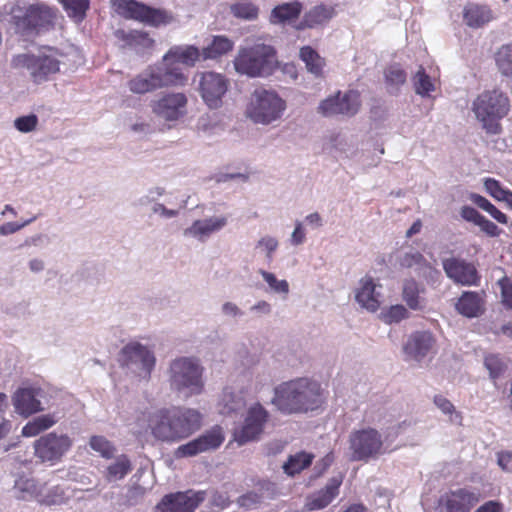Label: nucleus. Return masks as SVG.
I'll return each instance as SVG.
<instances>
[{
	"instance_id": "nucleus-1",
	"label": "nucleus",
	"mask_w": 512,
	"mask_h": 512,
	"mask_svg": "<svg viewBox=\"0 0 512 512\" xmlns=\"http://www.w3.org/2000/svg\"><path fill=\"white\" fill-rule=\"evenodd\" d=\"M324 402L321 384L309 378H297L275 388L272 403L284 414L307 413Z\"/></svg>"
},
{
	"instance_id": "nucleus-2",
	"label": "nucleus",
	"mask_w": 512,
	"mask_h": 512,
	"mask_svg": "<svg viewBox=\"0 0 512 512\" xmlns=\"http://www.w3.org/2000/svg\"><path fill=\"white\" fill-rule=\"evenodd\" d=\"M148 425L155 439L162 442H177L200 428L201 414L191 408H164L150 414Z\"/></svg>"
},
{
	"instance_id": "nucleus-3",
	"label": "nucleus",
	"mask_w": 512,
	"mask_h": 512,
	"mask_svg": "<svg viewBox=\"0 0 512 512\" xmlns=\"http://www.w3.org/2000/svg\"><path fill=\"white\" fill-rule=\"evenodd\" d=\"M187 80L180 67H167L159 63L130 79L127 85L134 94H146L162 88L184 86Z\"/></svg>"
},
{
	"instance_id": "nucleus-4",
	"label": "nucleus",
	"mask_w": 512,
	"mask_h": 512,
	"mask_svg": "<svg viewBox=\"0 0 512 512\" xmlns=\"http://www.w3.org/2000/svg\"><path fill=\"white\" fill-rule=\"evenodd\" d=\"M235 70L249 77H264L271 75L278 62L276 50L271 45L255 44L241 48L234 61Z\"/></svg>"
},
{
	"instance_id": "nucleus-5",
	"label": "nucleus",
	"mask_w": 512,
	"mask_h": 512,
	"mask_svg": "<svg viewBox=\"0 0 512 512\" xmlns=\"http://www.w3.org/2000/svg\"><path fill=\"white\" fill-rule=\"evenodd\" d=\"M472 109L487 133L499 134L500 120L509 113L510 101L499 90L484 91L474 100Z\"/></svg>"
},
{
	"instance_id": "nucleus-6",
	"label": "nucleus",
	"mask_w": 512,
	"mask_h": 512,
	"mask_svg": "<svg viewBox=\"0 0 512 512\" xmlns=\"http://www.w3.org/2000/svg\"><path fill=\"white\" fill-rule=\"evenodd\" d=\"M169 382L184 397L199 395L204 390L203 367L195 358H177L170 365Z\"/></svg>"
},
{
	"instance_id": "nucleus-7",
	"label": "nucleus",
	"mask_w": 512,
	"mask_h": 512,
	"mask_svg": "<svg viewBox=\"0 0 512 512\" xmlns=\"http://www.w3.org/2000/svg\"><path fill=\"white\" fill-rule=\"evenodd\" d=\"M116 13L152 27H160L175 21L173 13L161 8H153L136 0H117L114 3Z\"/></svg>"
},
{
	"instance_id": "nucleus-8",
	"label": "nucleus",
	"mask_w": 512,
	"mask_h": 512,
	"mask_svg": "<svg viewBox=\"0 0 512 512\" xmlns=\"http://www.w3.org/2000/svg\"><path fill=\"white\" fill-rule=\"evenodd\" d=\"M285 108V101L276 92L260 88L254 91L247 113L255 123L270 124L281 117Z\"/></svg>"
},
{
	"instance_id": "nucleus-9",
	"label": "nucleus",
	"mask_w": 512,
	"mask_h": 512,
	"mask_svg": "<svg viewBox=\"0 0 512 512\" xmlns=\"http://www.w3.org/2000/svg\"><path fill=\"white\" fill-rule=\"evenodd\" d=\"M352 461L368 462L385 453L381 433L372 427L354 430L349 435Z\"/></svg>"
},
{
	"instance_id": "nucleus-10",
	"label": "nucleus",
	"mask_w": 512,
	"mask_h": 512,
	"mask_svg": "<svg viewBox=\"0 0 512 512\" xmlns=\"http://www.w3.org/2000/svg\"><path fill=\"white\" fill-rule=\"evenodd\" d=\"M58 9L46 3L38 2L25 8L23 15L13 17L16 28L22 33L49 30L57 19Z\"/></svg>"
},
{
	"instance_id": "nucleus-11",
	"label": "nucleus",
	"mask_w": 512,
	"mask_h": 512,
	"mask_svg": "<svg viewBox=\"0 0 512 512\" xmlns=\"http://www.w3.org/2000/svg\"><path fill=\"white\" fill-rule=\"evenodd\" d=\"M11 65L14 68H26L31 79L36 84L50 80L51 76L60 71V61L51 54H19L13 57Z\"/></svg>"
},
{
	"instance_id": "nucleus-12",
	"label": "nucleus",
	"mask_w": 512,
	"mask_h": 512,
	"mask_svg": "<svg viewBox=\"0 0 512 512\" xmlns=\"http://www.w3.org/2000/svg\"><path fill=\"white\" fill-rule=\"evenodd\" d=\"M361 105V94L358 90L337 91L320 102L318 112L325 117L336 115L352 117L359 112Z\"/></svg>"
},
{
	"instance_id": "nucleus-13",
	"label": "nucleus",
	"mask_w": 512,
	"mask_h": 512,
	"mask_svg": "<svg viewBox=\"0 0 512 512\" xmlns=\"http://www.w3.org/2000/svg\"><path fill=\"white\" fill-rule=\"evenodd\" d=\"M229 79L221 73L205 71L199 74L198 91L210 109H218L229 89Z\"/></svg>"
},
{
	"instance_id": "nucleus-14",
	"label": "nucleus",
	"mask_w": 512,
	"mask_h": 512,
	"mask_svg": "<svg viewBox=\"0 0 512 512\" xmlns=\"http://www.w3.org/2000/svg\"><path fill=\"white\" fill-rule=\"evenodd\" d=\"M269 417V412L260 403L252 405L246 412L243 424L235 430L234 440L239 445L258 440Z\"/></svg>"
},
{
	"instance_id": "nucleus-15",
	"label": "nucleus",
	"mask_w": 512,
	"mask_h": 512,
	"mask_svg": "<svg viewBox=\"0 0 512 512\" xmlns=\"http://www.w3.org/2000/svg\"><path fill=\"white\" fill-rule=\"evenodd\" d=\"M206 496L205 491L192 489L169 493L156 505L155 512H195Z\"/></svg>"
},
{
	"instance_id": "nucleus-16",
	"label": "nucleus",
	"mask_w": 512,
	"mask_h": 512,
	"mask_svg": "<svg viewBox=\"0 0 512 512\" xmlns=\"http://www.w3.org/2000/svg\"><path fill=\"white\" fill-rule=\"evenodd\" d=\"M71 447L72 440L68 435L54 432L41 436L34 442L35 456L42 462L51 464L59 462Z\"/></svg>"
},
{
	"instance_id": "nucleus-17",
	"label": "nucleus",
	"mask_w": 512,
	"mask_h": 512,
	"mask_svg": "<svg viewBox=\"0 0 512 512\" xmlns=\"http://www.w3.org/2000/svg\"><path fill=\"white\" fill-rule=\"evenodd\" d=\"M479 502V493L468 488H457L439 497L436 512H471Z\"/></svg>"
},
{
	"instance_id": "nucleus-18",
	"label": "nucleus",
	"mask_w": 512,
	"mask_h": 512,
	"mask_svg": "<svg viewBox=\"0 0 512 512\" xmlns=\"http://www.w3.org/2000/svg\"><path fill=\"white\" fill-rule=\"evenodd\" d=\"M120 363L122 366L136 365L139 375L145 378L150 374L155 366V357L147 347L138 342H131L124 346L120 352Z\"/></svg>"
},
{
	"instance_id": "nucleus-19",
	"label": "nucleus",
	"mask_w": 512,
	"mask_h": 512,
	"mask_svg": "<svg viewBox=\"0 0 512 512\" xmlns=\"http://www.w3.org/2000/svg\"><path fill=\"white\" fill-rule=\"evenodd\" d=\"M224 439L222 428L215 426L198 438L180 445L175 451V456L177 458L192 457L202 452L215 450L222 445Z\"/></svg>"
},
{
	"instance_id": "nucleus-20",
	"label": "nucleus",
	"mask_w": 512,
	"mask_h": 512,
	"mask_svg": "<svg viewBox=\"0 0 512 512\" xmlns=\"http://www.w3.org/2000/svg\"><path fill=\"white\" fill-rule=\"evenodd\" d=\"M188 99L184 93H165L151 102L152 112L167 121L178 120L185 114Z\"/></svg>"
},
{
	"instance_id": "nucleus-21",
	"label": "nucleus",
	"mask_w": 512,
	"mask_h": 512,
	"mask_svg": "<svg viewBox=\"0 0 512 512\" xmlns=\"http://www.w3.org/2000/svg\"><path fill=\"white\" fill-rule=\"evenodd\" d=\"M443 269L450 279L461 285H477L480 280L476 267L472 263L459 258L445 259Z\"/></svg>"
},
{
	"instance_id": "nucleus-22",
	"label": "nucleus",
	"mask_w": 512,
	"mask_h": 512,
	"mask_svg": "<svg viewBox=\"0 0 512 512\" xmlns=\"http://www.w3.org/2000/svg\"><path fill=\"white\" fill-rule=\"evenodd\" d=\"M40 389L35 387L18 388L12 396L15 412L27 418L43 410L38 399Z\"/></svg>"
},
{
	"instance_id": "nucleus-23",
	"label": "nucleus",
	"mask_w": 512,
	"mask_h": 512,
	"mask_svg": "<svg viewBox=\"0 0 512 512\" xmlns=\"http://www.w3.org/2000/svg\"><path fill=\"white\" fill-rule=\"evenodd\" d=\"M200 58H202V52L196 46H173L163 56L160 64L167 67H179L177 64L181 63L192 67Z\"/></svg>"
},
{
	"instance_id": "nucleus-24",
	"label": "nucleus",
	"mask_w": 512,
	"mask_h": 512,
	"mask_svg": "<svg viewBox=\"0 0 512 512\" xmlns=\"http://www.w3.org/2000/svg\"><path fill=\"white\" fill-rule=\"evenodd\" d=\"M341 484V477H333L323 489L307 497L304 509L316 511L326 508L338 496Z\"/></svg>"
},
{
	"instance_id": "nucleus-25",
	"label": "nucleus",
	"mask_w": 512,
	"mask_h": 512,
	"mask_svg": "<svg viewBox=\"0 0 512 512\" xmlns=\"http://www.w3.org/2000/svg\"><path fill=\"white\" fill-rule=\"evenodd\" d=\"M455 309L459 314L467 318L481 316L485 311L484 293L476 291L463 292L455 304Z\"/></svg>"
},
{
	"instance_id": "nucleus-26",
	"label": "nucleus",
	"mask_w": 512,
	"mask_h": 512,
	"mask_svg": "<svg viewBox=\"0 0 512 512\" xmlns=\"http://www.w3.org/2000/svg\"><path fill=\"white\" fill-rule=\"evenodd\" d=\"M335 13L333 6L325 4L316 5L304 14L302 20L295 26V29L304 30L321 26L331 20Z\"/></svg>"
},
{
	"instance_id": "nucleus-27",
	"label": "nucleus",
	"mask_w": 512,
	"mask_h": 512,
	"mask_svg": "<svg viewBox=\"0 0 512 512\" xmlns=\"http://www.w3.org/2000/svg\"><path fill=\"white\" fill-rule=\"evenodd\" d=\"M434 344V338L429 332H415L407 340L404 352L409 357L420 360L425 357Z\"/></svg>"
},
{
	"instance_id": "nucleus-28",
	"label": "nucleus",
	"mask_w": 512,
	"mask_h": 512,
	"mask_svg": "<svg viewBox=\"0 0 512 512\" xmlns=\"http://www.w3.org/2000/svg\"><path fill=\"white\" fill-rule=\"evenodd\" d=\"M302 10L303 4L299 1L282 3L272 9L269 21L274 25L290 24L299 18Z\"/></svg>"
},
{
	"instance_id": "nucleus-29",
	"label": "nucleus",
	"mask_w": 512,
	"mask_h": 512,
	"mask_svg": "<svg viewBox=\"0 0 512 512\" xmlns=\"http://www.w3.org/2000/svg\"><path fill=\"white\" fill-rule=\"evenodd\" d=\"M375 288L376 284L373 279L371 277H365L361 280V286L355 295L356 301L361 307L371 312L377 311L381 304L380 293H377Z\"/></svg>"
},
{
	"instance_id": "nucleus-30",
	"label": "nucleus",
	"mask_w": 512,
	"mask_h": 512,
	"mask_svg": "<svg viewBox=\"0 0 512 512\" xmlns=\"http://www.w3.org/2000/svg\"><path fill=\"white\" fill-rule=\"evenodd\" d=\"M115 36L124 43V46L133 48L137 51L151 49L155 43L149 33L141 30H117L115 32Z\"/></svg>"
},
{
	"instance_id": "nucleus-31",
	"label": "nucleus",
	"mask_w": 512,
	"mask_h": 512,
	"mask_svg": "<svg viewBox=\"0 0 512 512\" xmlns=\"http://www.w3.org/2000/svg\"><path fill=\"white\" fill-rule=\"evenodd\" d=\"M234 48V42L224 35L212 37L211 42L202 49L203 60H215L228 54Z\"/></svg>"
},
{
	"instance_id": "nucleus-32",
	"label": "nucleus",
	"mask_w": 512,
	"mask_h": 512,
	"mask_svg": "<svg viewBox=\"0 0 512 512\" xmlns=\"http://www.w3.org/2000/svg\"><path fill=\"white\" fill-rule=\"evenodd\" d=\"M131 471L132 463L128 456L123 454L106 467L103 476L107 482L112 483L124 479Z\"/></svg>"
},
{
	"instance_id": "nucleus-33",
	"label": "nucleus",
	"mask_w": 512,
	"mask_h": 512,
	"mask_svg": "<svg viewBox=\"0 0 512 512\" xmlns=\"http://www.w3.org/2000/svg\"><path fill=\"white\" fill-rule=\"evenodd\" d=\"M300 59L305 63L306 69L315 77L323 76V69L326 65L325 59L311 46H303L299 52Z\"/></svg>"
},
{
	"instance_id": "nucleus-34",
	"label": "nucleus",
	"mask_w": 512,
	"mask_h": 512,
	"mask_svg": "<svg viewBox=\"0 0 512 512\" xmlns=\"http://www.w3.org/2000/svg\"><path fill=\"white\" fill-rule=\"evenodd\" d=\"M492 18V12L487 6L469 5L464 10V20L470 27H481Z\"/></svg>"
},
{
	"instance_id": "nucleus-35",
	"label": "nucleus",
	"mask_w": 512,
	"mask_h": 512,
	"mask_svg": "<svg viewBox=\"0 0 512 512\" xmlns=\"http://www.w3.org/2000/svg\"><path fill=\"white\" fill-rule=\"evenodd\" d=\"M15 489L19 492L17 497L21 500H36L40 498L43 492V487L39 485L34 479L19 477L15 482Z\"/></svg>"
},
{
	"instance_id": "nucleus-36",
	"label": "nucleus",
	"mask_w": 512,
	"mask_h": 512,
	"mask_svg": "<svg viewBox=\"0 0 512 512\" xmlns=\"http://www.w3.org/2000/svg\"><path fill=\"white\" fill-rule=\"evenodd\" d=\"M226 223L227 219L225 217H212L205 220H197L186 230V233H190L194 236L209 235L220 230Z\"/></svg>"
},
{
	"instance_id": "nucleus-37",
	"label": "nucleus",
	"mask_w": 512,
	"mask_h": 512,
	"mask_svg": "<svg viewBox=\"0 0 512 512\" xmlns=\"http://www.w3.org/2000/svg\"><path fill=\"white\" fill-rule=\"evenodd\" d=\"M314 459V455L305 451H300L294 455H290L283 465L284 472L289 476L299 474L308 468Z\"/></svg>"
},
{
	"instance_id": "nucleus-38",
	"label": "nucleus",
	"mask_w": 512,
	"mask_h": 512,
	"mask_svg": "<svg viewBox=\"0 0 512 512\" xmlns=\"http://www.w3.org/2000/svg\"><path fill=\"white\" fill-rule=\"evenodd\" d=\"M424 292L414 279L406 280L403 284L402 298L407 306L412 310H420L423 308L421 293Z\"/></svg>"
},
{
	"instance_id": "nucleus-39",
	"label": "nucleus",
	"mask_w": 512,
	"mask_h": 512,
	"mask_svg": "<svg viewBox=\"0 0 512 512\" xmlns=\"http://www.w3.org/2000/svg\"><path fill=\"white\" fill-rule=\"evenodd\" d=\"M486 192L497 201L504 202L509 209H512V192L502 187L501 183L494 178L484 180Z\"/></svg>"
},
{
	"instance_id": "nucleus-40",
	"label": "nucleus",
	"mask_w": 512,
	"mask_h": 512,
	"mask_svg": "<svg viewBox=\"0 0 512 512\" xmlns=\"http://www.w3.org/2000/svg\"><path fill=\"white\" fill-rule=\"evenodd\" d=\"M68 16L76 22H81L86 17V12L90 7V0H59Z\"/></svg>"
},
{
	"instance_id": "nucleus-41",
	"label": "nucleus",
	"mask_w": 512,
	"mask_h": 512,
	"mask_svg": "<svg viewBox=\"0 0 512 512\" xmlns=\"http://www.w3.org/2000/svg\"><path fill=\"white\" fill-rule=\"evenodd\" d=\"M234 17L243 20H255L259 14V8L248 0H242L230 6Z\"/></svg>"
},
{
	"instance_id": "nucleus-42",
	"label": "nucleus",
	"mask_w": 512,
	"mask_h": 512,
	"mask_svg": "<svg viewBox=\"0 0 512 512\" xmlns=\"http://www.w3.org/2000/svg\"><path fill=\"white\" fill-rule=\"evenodd\" d=\"M415 92L421 96H428L430 92L435 90V85L431 77L426 73L425 69L420 66L413 78Z\"/></svg>"
},
{
	"instance_id": "nucleus-43",
	"label": "nucleus",
	"mask_w": 512,
	"mask_h": 512,
	"mask_svg": "<svg viewBox=\"0 0 512 512\" xmlns=\"http://www.w3.org/2000/svg\"><path fill=\"white\" fill-rule=\"evenodd\" d=\"M408 317L409 311L401 304L392 305L380 313V319L386 324L399 323Z\"/></svg>"
},
{
	"instance_id": "nucleus-44",
	"label": "nucleus",
	"mask_w": 512,
	"mask_h": 512,
	"mask_svg": "<svg viewBox=\"0 0 512 512\" xmlns=\"http://www.w3.org/2000/svg\"><path fill=\"white\" fill-rule=\"evenodd\" d=\"M484 366L489 371L492 380L501 377L507 369V364L498 354L486 355L484 358Z\"/></svg>"
},
{
	"instance_id": "nucleus-45",
	"label": "nucleus",
	"mask_w": 512,
	"mask_h": 512,
	"mask_svg": "<svg viewBox=\"0 0 512 512\" xmlns=\"http://www.w3.org/2000/svg\"><path fill=\"white\" fill-rule=\"evenodd\" d=\"M495 61L502 74L512 75V43L499 48Z\"/></svg>"
},
{
	"instance_id": "nucleus-46",
	"label": "nucleus",
	"mask_w": 512,
	"mask_h": 512,
	"mask_svg": "<svg viewBox=\"0 0 512 512\" xmlns=\"http://www.w3.org/2000/svg\"><path fill=\"white\" fill-rule=\"evenodd\" d=\"M473 201L477 204L481 209L489 213L496 221L501 224H507L508 217L506 214L501 212L496 206H494L490 201H488L485 197L481 195H474Z\"/></svg>"
},
{
	"instance_id": "nucleus-47",
	"label": "nucleus",
	"mask_w": 512,
	"mask_h": 512,
	"mask_svg": "<svg viewBox=\"0 0 512 512\" xmlns=\"http://www.w3.org/2000/svg\"><path fill=\"white\" fill-rule=\"evenodd\" d=\"M90 447L102 457L110 459L115 453V447L103 436H92L89 441Z\"/></svg>"
},
{
	"instance_id": "nucleus-48",
	"label": "nucleus",
	"mask_w": 512,
	"mask_h": 512,
	"mask_svg": "<svg viewBox=\"0 0 512 512\" xmlns=\"http://www.w3.org/2000/svg\"><path fill=\"white\" fill-rule=\"evenodd\" d=\"M66 500L64 489L60 486H55L50 489L47 494L41 493L40 498H38V503L44 505H60L64 503Z\"/></svg>"
},
{
	"instance_id": "nucleus-49",
	"label": "nucleus",
	"mask_w": 512,
	"mask_h": 512,
	"mask_svg": "<svg viewBox=\"0 0 512 512\" xmlns=\"http://www.w3.org/2000/svg\"><path fill=\"white\" fill-rule=\"evenodd\" d=\"M259 273L263 279L268 283L271 289L277 293L287 294L289 292V284L286 280H278L273 273L265 270H260Z\"/></svg>"
},
{
	"instance_id": "nucleus-50",
	"label": "nucleus",
	"mask_w": 512,
	"mask_h": 512,
	"mask_svg": "<svg viewBox=\"0 0 512 512\" xmlns=\"http://www.w3.org/2000/svg\"><path fill=\"white\" fill-rule=\"evenodd\" d=\"M406 72L399 66H390L385 72L386 82L389 85L399 87L406 82Z\"/></svg>"
},
{
	"instance_id": "nucleus-51",
	"label": "nucleus",
	"mask_w": 512,
	"mask_h": 512,
	"mask_svg": "<svg viewBox=\"0 0 512 512\" xmlns=\"http://www.w3.org/2000/svg\"><path fill=\"white\" fill-rule=\"evenodd\" d=\"M37 125L38 117L35 114L21 116L16 118L14 121L15 128L22 133H28L35 130Z\"/></svg>"
},
{
	"instance_id": "nucleus-52",
	"label": "nucleus",
	"mask_w": 512,
	"mask_h": 512,
	"mask_svg": "<svg viewBox=\"0 0 512 512\" xmlns=\"http://www.w3.org/2000/svg\"><path fill=\"white\" fill-rule=\"evenodd\" d=\"M434 403L443 413L454 414L458 423H461L462 415L455 411L454 405L447 398L442 395H436L434 397Z\"/></svg>"
},
{
	"instance_id": "nucleus-53",
	"label": "nucleus",
	"mask_w": 512,
	"mask_h": 512,
	"mask_svg": "<svg viewBox=\"0 0 512 512\" xmlns=\"http://www.w3.org/2000/svg\"><path fill=\"white\" fill-rule=\"evenodd\" d=\"M399 263L403 268H412L414 266L421 267L426 263V259L419 252L406 253L403 257H401Z\"/></svg>"
},
{
	"instance_id": "nucleus-54",
	"label": "nucleus",
	"mask_w": 512,
	"mask_h": 512,
	"mask_svg": "<svg viewBox=\"0 0 512 512\" xmlns=\"http://www.w3.org/2000/svg\"><path fill=\"white\" fill-rule=\"evenodd\" d=\"M262 496L254 491L247 492L238 498V504L241 507L252 509L261 503Z\"/></svg>"
},
{
	"instance_id": "nucleus-55",
	"label": "nucleus",
	"mask_w": 512,
	"mask_h": 512,
	"mask_svg": "<svg viewBox=\"0 0 512 512\" xmlns=\"http://www.w3.org/2000/svg\"><path fill=\"white\" fill-rule=\"evenodd\" d=\"M480 229L490 237H497L501 233V229L492 221L482 216L477 223Z\"/></svg>"
},
{
	"instance_id": "nucleus-56",
	"label": "nucleus",
	"mask_w": 512,
	"mask_h": 512,
	"mask_svg": "<svg viewBox=\"0 0 512 512\" xmlns=\"http://www.w3.org/2000/svg\"><path fill=\"white\" fill-rule=\"evenodd\" d=\"M499 284L501 286L502 303L512 310V283L507 279H503Z\"/></svg>"
},
{
	"instance_id": "nucleus-57",
	"label": "nucleus",
	"mask_w": 512,
	"mask_h": 512,
	"mask_svg": "<svg viewBox=\"0 0 512 512\" xmlns=\"http://www.w3.org/2000/svg\"><path fill=\"white\" fill-rule=\"evenodd\" d=\"M43 431L44 430L41 428L36 418H34L33 420L26 423V425L22 428L21 433L24 437H34Z\"/></svg>"
},
{
	"instance_id": "nucleus-58",
	"label": "nucleus",
	"mask_w": 512,
	"mask_h": 512,
	"mask_svg": "<svg viewBox=\"0 0 512 512\" xmlns=\"http://www.w3.org/2000/svg\"><path fill=\"white\" fill-rule=\"evenodd\" d=\"M461 216L463 219L469 222H473L477 225L483 215L480 214L474 207L463 206L461 209Z\"/></svg>"
},
{
	"instance_id": "nucleus-59",
	"label": "nucleus",
	"mask_w": 512,
	"mask_h": 512,
	"mask_svg": "<svg viewBox=\"0 0 512 512\" xmlns=\"http://www.w3.org/2000/svg\"><path fill=\"white\" fill-rule=\"evenodd\" d=\"M474 512H503V504L499 501L490 500L479 506Z\"/></svg>"
},
{
	"instance_id": "nucleus-60",
	"label": "nucleus",
	"mask_w": 512,
	"mask_h": 512,
	"mask_svg": "<svg viewBox=\"0 0 512 512\" xmlns=\"http://www.w3.org/2000/svg\"><path fill=\"white\" fill-rule=\"evenodd\" d=\"M259 246H263L267 250V257L269 259L272 258V253L277 249L278 242L275 238L272 237H264L259 240Z\"/></svg>"
},
{
	"instance_id": "nucleus-61",
	"label": "nucleus",
	"mask_w": 512,
	"mask_h": 512,
	"mask_svg": "<svg viewBox=\"0 0 512 512\" xmlns=\"http://www.w3.org/2000/svg\"><path fill=\"white\" fill-rule=\"evenodd\" d=\"M30 221L31 220H29V221H27V222H25L23 224H17V223H13V222L5 223L2 226H0V233L2 235H8V234L15 233L18 230H20L23 226L28 224Z\"/></svg>"
},
{
	"instance_id": "nucleus-62",
	"label": "nucleus",
	"mask_w": 512,
	"mask_h": 512,
	"mask_svg": "<svg viewBox=\"0 0 512 512\" xmlns=\"http://www.w3.org/2000/svg\"><path fill=\"white\" fill-rule=\"evenodd\" d=\"M497 462L498 465L503 470H508L509 464L512 462V452L511 451H501L497 454Z\"/></svg>"
},
{
	"instance_id": "nucleus-63",
	"label": "nucleus",
	"mask_w": 512,
	"mask_h": 512,
	"mask_svg": "<svg viewBox=\"0 0 512 512\" xmlns=\"http://www.w3.org/2000/svg\"><path fill=\"white\" fill-rule=\"evenodd\" d=\"M36 420L44 431L52 427L57 422V420L51 414L38 416L36 417Z\"/></svg>"
},
{
	"instance_id": "nucleus-64",
	"label": "nucleus",
	"mask_w": 512,
	"mask_h": 512,
	"mask_svg": "<svg viewBox=\"0 0 512 512\" xmlns=\"http://www.w3.org/2000/svg\"><path fill=\"white\" fill-rule=\"evenodd\" d=\"M304 239H305V233L302 228V225H301V223H297L296 227L292 233V242L295 245H299L304 241Z\"/></svg>"
}]
</instances>
